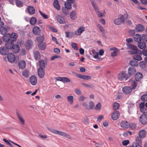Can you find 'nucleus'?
Masks as SVG:
<instances>
[{"instance_id": "64", "label": "nucleus", "mask_w": 147, "mask_h": 147, "mask_svg": "<svg viewBox=\"0 0 147 147\" xmlns=\"http://www.w3.org/2000/svg\"><path fill=\"white\" fill-rule=\"evenodd\" d=\"M142 53L143 54L146 56L147 57V50L146 49H144L143 50H142V51H141V53Z\"/></svg>"}, {"instance_id": "39", "label": "nucleus", "mask_w": 147, "mask_h": 147, "mask_svg": "<svg viewBox=\"0 0 147 147\" xmlns=\"http://www.w3.org/2000/svg\"><path fill=\"white\" fill-rule=\"evenodd\" d=\"M22 75L26 78H28L29 76V72L26 70H24L22 72Z\"/></svg>"}, {"instance_id": "22", "label": "nucleus", "mask_w": 147, "mask_h": 147, "mask_svg": "<svg viewBox=\"0 0 147 147\" xmlns=\"http://www.w3.org/2000/svg\"><path fill=\"white\" fill-rule=\"evenodd\" d=\"M126 45L128 49H130L131 50H139L138 49L137 46H135L134 45L127 43Z\"/></svg>"}, {"instance_id": "61", "label": "nucleus", "mask_w": 147, "mask_h": 147, "mask_svg": "<svg viewBox=\"0 0 147 147\" xmlns=\"http://www.w3.org/2000/svg\"><path fill=\"white\" fill-rule=\"evenodd\" d=\"M130 128L133 129H136V125L134 123H131V125H130Z\"/></svg>"}, {"instance_id": "62", "label": "nucleus", "mask_w": 147, "mask_h": 147, "mask_svg": "<svg viewBox=\"0 0 147 147\" xmlns=\"http://www.w3.org/2000/svg\"><path fill=\"white\" fill-rule=\"evenodd\" d=\"M60 57L58 55H54L52 56L51 58V61H53L55 59H57V58Z\"/></svg>"}, {"instance_id": "45", "label": "nucleus", "mask_w": 147, "mask_h": 147, "mask_svg": "<svg viewBox=\"0 0 147 147\" xmlns=\"http://www.w3.org/2000/svg\"><path fill=\"white\" fill-rule=\"evenodd\" d=\"M40 68H44L45 67V64L44 61L43 60H40L39 61Z\"/></svg>"}, {"instance_id": "55", "label": "nucleus", "mask_w": 147, "mask_h": 147, "mask_svg": "<svg viewBox=\"0 0 147 147\" xmlns=\"http://www.w3.org/2000/svg\"><path fill=\"white\" fill-rule=\"evenodd\" d=\"M89 110L92 109L94 108V104L93 102L92 101H90L89 102Z\"/></svg>"}, {"instance_id": "18", "label": "nucleus", "mask_w": 147, "mask_h": 147, "mask_svg": "<svg viewBox=\"0 0 147 147\" xmlns=\"http://www.w3.org/2000/svg\"><path fill=\"white\" fill-rule=\"evenodd\" d=\"M8 50L7 48L3 47L0 48V53L3 55H7L8 53Z\"/></svg>"}, {"instance_id": "14", "label": "nucleus", "mask_w": 147, "mask_h": 147, "mask_svg": "<svg viewBox=\"0 0 147 147\" xmlns=\"http://www.w3.org/2000/svg\"><path fill=\"white\" fill-rule=\"evenodd\" d=\"M120 116V114L118 111H115L111 115V118L113 120L117 119Z\"/></svg>"}, {"instance_id": "57", "label": "nucleus", "mask_w": 147, "mask_h": 147, "mask_svg": "<svg viewBox=\"0 0 147 147\" xmlns=\"http://www.w3.org/2000/svg\"><path fill=\"white\" fill-rule=\"evenodd\" d=\"M75 93L78 95H80L82 94L81 91L78 88H76L75 90Z\"/></svg>"}, {"instance_id": "23", "label": "nucleus", "mask_w": 147, "mask_h": 147, "mask_svg": "<svg viewBox=\"0 0 147 147\" xmlns=\"http://www.w3.org/2000/svg\"><path fill=\"white\" fill-rule=\"evenodd\" d=\"M84 28L80 27L75 32L74 34L76 35H80L84 30Z\"/></svg>"}, {"instance_id": "24", "label": "nucleus", "mask_w": 147, "mask_h": 147, "mask_svg": "<svg viewBox=\"0 0 147 147\" xmlns=\"http://www.w3.org/2000/svg\"><path fill=\"white\" fill-rule=\"evenodd\" d=\"M28 12L31 14H33L35 13V9L32 6H29L27 7Z\"/></svg>"}, {"instance_id": "31", "label": "nucleus", "mask_w": 147, "mask_h": 147, "mask_svg": "<svg viewBox=\"0 0 147 147\" xmlns=\"http://www.w3.org/2000/svg\"><path fill=\"white\" fill-rule=\"evenodd\" d=\"M53 6L57 9L59 10L60 9V6L57 0H55L53 3Z\"/></svg>"}, {"instance_id": "13", "label": "nucleus", "mask_w": 147, "mask_h": 147, "mask_svg": "<svg viewBox=\"0 0 147 147\" xmlns=\"http://www.w3.org/2000/svg\"><path fill=\"white\" fill-rule=\"evenodd\" d=\"M32 32L35 35H38L40 33V30L38 27L35 26L33 28Z\"/></svg>"}, {"instance_id": "5", "label": "nucleus", "mask_w": 147, "mask_h": 147, "mask_svg": "<svg viewBox=\"0 0 147 147\" xmlns=\"http://www.w3.org/2000/svg\"><path fill=\"white\" fill-rule=\"evenodd\" d=\"M132 89L129 86H125L122 88L123 92L125 94H129L132 92Z\"/></svg>"}, {"instance_id": "52", "label": "nucleus", "mask_w": 147, "mask_h": 147, "mask_svg": "<svg viewBox=\"0 0 147 147\" xmlns=\"http://www.w3.org/2000/svg\"><path fill=\"white\" fill-rule=\"evenodd\" d=\"M67 99L70 103L72 104L73 102L74 98L73 96H70L67 97Z\"/></svg>"}, {"instance_id": "1", "label": "nucleus", "mask_w": 147, "mask_h": 147, "mask_svg": "<svg viewBox=\"0 0 147 147\" xmlns=\"http://www.w3.org/2000/svg\"><path fill=\"white\" fill-rule=\"evenodd\" d=\"M17 37V35L15 33H13L11 34H7L4 35L3 37V41L6 42L5 45L7 49L11 50L13 45H14L13 42L16 41Z\"/></svg>"}, {"instance_id": "4", "label": "nucleus", "mask_w": 147, "mask_h": 147, "mask_svg": "<svg viewBox=\"0 0 147 147\" xmlns=\"http://www.w3.org/2000/svg\"><path fill=\"white\" fill-rule=\"evenodd\" d=\"M47 129L51 132L56 134H59L62 136L64 135V133L56 129H54L50 127H48Z\"/></svg>"}, {"instance_id": "8", "label": "nucleus", "mask_w": 147, "mask_h": 147, "mask_svg": "<svg viewBox=\"0 0 147 147\" xmlns=\"http://www.w3.org/2000/svg\"><path fill=\"white\" fill-rule=\"evenodd\" d=\"M37 79L35 76H32L29 78V81L32 85H35L37 83Z\"/></svg>"}, {"instance_id": "20", "label": "nucleus", "mask_w": 147, "mask_h": 147, "mask_svg": "<svg viewBox=\"0 0 147 147\" xmlns=\"http://www.w3.org/2000/svg\"><path fill=\"white\" fill-rule=\"evenodd\" d=\"M78 77L81 79L84 80H88L91 78V76L87 75H82L81 74H77Z\"/></svg>"}, {"instance_id": "56", "label": "nucleus", "mask_w": 147, "mask_h": 147, "mask_svg": "<svg viewBox=\"0 0 147 147\" xmlns=\"http://www.w3.org/2000/svg\"><path fill=\"white\" fill-rule=\"evenodd\" d=\"M140 111L141 112L144 113V114H146L147 115V109L145 108L140 109Z\"/></svg>"}, {"instance_id": "63", "label": "nucleus", "mask_w": 147, "mask_h": 147, "mask_svg": "<svg viewBox=\"0 0 147 147\" xmlns=\"http://www.w3.org/2000/svg\"><path fill=\"white\" fill-rule=\"evenodd\" d=\"M129 34L130 35H134L135 33V31L134 30H131L129 31Z\"/></svg>"}, {"instance_id": "47", "label": "nucleus", "mask_w": 147, "mask_h": 147, "mask_svg": "<svg viewBox=\"0 0 147 147\" xmlns=\"http://www.w3.org/2000/svg\"><path fill=\"white\" fill-rule=\"evenodd\" d=\"M16 5L19 7H21L23 6V3L22 1L18 0H16Z\"/></svg>"}, {"instance_id": "30", "label": "nucleus", "mask_w": 147, "mask_h": 147, "mask_svg": "<svg viewBox=\"0 0 147 147\" xmlns=\"http://www.w3.org/2000/svg\"><path fill=\"white\" fill-rule=\"evenodd\" d=\"M138 46L139 48L142 49H145L146 47V44L145 42H140L138 43Z\"/></svg>"}, {"instance_id": "46", "label": "nucleus", "mask_w": 147, "mask_h": 147, "mask_svg": "<svg viewBox=\"0 0 147 147\" xmlns=\"http://www.w3.org/2000/svg\"><path fill=\"white\" fill-rule=\"evenodd\" d=\"M141 40L142 42H147V34H143L141 37Z\"/></svg>"}, {"instance_id": "33", "label": "nucleus", "mask_w": 147, "mask_h": 147, "mask_svg": "<svg viewBox=\"0 0 147 147\" xmlns=\"http://www.w3.org/2000/svg\"><path fill=\"white\" fill-rule=\"evenodd\" d=\"M38 47L41 50H44L46 47V44L45 42H42L39 44Z\"/></svg>"}, {"instance_id": "37", "label": "nucleus", "mask_w": 147, "mask_h": 147, "mask_svg": "<svg viewBox=\"0 0 147 147\" xmlns=\"http://www.w3.org/2000/svg\"><path fill=\"white\" fill-rule=\"evenodd\" d=\"M139 52H141V51L140 50H131L128 51L129 54L133 55L138 54Z\"/></svg>"}, {"instance_id": "59", "label": "nucleus", "mask_w": 147, "mask_h": 147, "mask_svg": "<svg viewBox=\"0 0 147 147\" xmlns=\"http://www.w3.org/2000/svg\"><path fill=\"white\" fill-rule=\"evenodd\" d=\"M72 47L76 50H78V48L77 46L75 43H72L71 44Z\"/></svg>"}, {"instance_id": "51", "label": "nucleus", "mask_w": 147, "mask_h": 147, "mask_svg": "<svg viewBox=\"0 0 147 147\" xmlns=\"http://www.w3.org/2000/svg\"><path fill=\"white\" fill-rule=\"evenodd\" d=\"M126 147H142L140 145L134 142L132 146H129Z\"/></svg>"}, {"instance_id": "36", "label": "nucleus", "mask_w": 147, "mask_h": 147, "mask_svg": "<svg viewBox=\"0 0 147 147\" xmlns=\"http://www.w3.org/2000/svg\"><path fill=\"white\" fill-rule=\"evenodd\" d=\"M34 54L35 59L37 60L40 58V54L39 52L38 51H35L34 52Z\"/></svg>"}, {"instance_id": "58", "label": "nucleus", "mask_w": 147, "mask_h": 147, "mask_svg": "<svg viewBox=\"0 0 147 147\" xmlns=\"http://www.w3.org/2000/svg\"><path fill=\"white\" fill-rule=\"evenodd\" d=\"M129 143V141L128 140H125L123 141L122 142L123 145L125 146L128 145Z\"/></svg>"}, {"instance_id": "50", "label": "nucleus", "mask_w": 147, "mask_h": 147, "mask_svg": "<svg viewBox=\"0 0 147 147\" xmlns=\"http://www.w3.org/2000/svg\"><path fill=\"white\" fill-rule=\"evenodd\" d=\"M39 11L42 17L45 19H47L49 18L48 16L45 14L43 13L42 11H41L40 10H39Z\"/></svg>"}, {"instance_id": "25", "label": "nucleus", "mask_w": 147, "mask_h": 147, "mask_svg": "<svg viewBox=\"0 0 147 147\" xmlns=\"http://www.w3.org/2000/svg\"><path fill=\"white\" fill-rule=\"evenodd\" d=\"M146 134V131L144 130H142L139 131L138 135L139 137L143 138L145 137Z\"/></svg>"}, {"instance_id": "49", "label": "nucleus", "mask_w": 147, "mask_h": 147, "mask_svg": "<svg viewBox=\"0 0 147 147\" xmlns=\"http://www.w3.org/2000/svg\"><path fill=\"white\" fill-rule=\"evenodd\" d=\"M82 85L86 87L89 88H93L94 87V86L92 84H89L84 83H82Z\"/></svg>"}, {"instance_id": "21", "label": "nucleus", "mask_w": 147, "mask_h": 147, "mask_svg": "<svg viewBox=\"0 0 147 147\" xmlns=\"http://www.w3.org/2000/svg\"><path fill=\"white\" fill-rule=\"evenodd\" d=\"M143 76L142 74L140 72H138L135 75V80L136 81H139L140 80L142 79Z\"/></svg>"}, {"instance_id": "12", "label": "nucleus", "mask_w": 147, "mask_h": 147, "mask_svg": "<svg viewBox=\"0 0 147 147\" xmlns=\"http://www.w3.org/2000/svg\"><path fill=\"white\" fill-rule=\"evenodd\" d=\"M10 30V28L9 27L6 28L3 26H1L0 27V32L1 34L4 35L7 32V31Z\"/></svg>"}, {"instance_id": "16", "label": "nucleus", "mask_w": 147, "mask_h": 147, "mask_svg": "<svg viewBox=\"0 0 147 147\" xmlns=\"http://www.w3.org/2000/svg\"><path fill=\"white\" fill-rule=\"evenodd\" d=\"M16 115L19 119L20 122L23 125L25 124V120L20 115L19 112L18 111H17L16 112Z\"/></svg>"}, {"instance_id": "32", "label": "nucleus", "mask_w": 147, "mask_h": 147, "mask_svg": "<svg viewBox=\"0 0 147 147\" xmlns=\"http://www.w3.org/2000/svg\"><path fill=\"white\" fill-rule=\"evenodd\" d=\"M69 16L71 19L72 20L76 19L77 18L76 12L74 10L70 13Z\"/></svg>"}, {"instance_id": "53", "label": "nucleus", "mask_w": 147, "mask_h": 147, "mask_svg": "<svg viewBox=\"0 0 147 147\" xmlns=\"http://www.w3.org/2000/svg\"><path fill=\"white\" fill-rule=\"evenodd\" d=\"M92 52L93 54V56L94 58L96 59L98 57V55L97 52H95L94 50H93Z\"/></svg>"}, {"instance_id": "40", "label": "nucleus", "mask_w": 147, "mask_h": 147, "mask_svg": "<svg viewBox=\"0 0 147 147\" xmlns=\"http://www.w3.org/2000/svg\"><path fill=\"white\" fill-rule=\"evenodd\" d=\"M71 3L69 2H65V8L67 9H70L71 8Z\"/></svg>"}, {"instance_id": "60", "label": "nucleus", "mask_w": 147, "mask_h": 147, "mask_svg": "<svg viewBox=\"0 0 147 147\" xmlns=\"http://www.w3.org/2000/svg\"><path fill=\"white\" fill-rule=\"evenodd\" d=\"M101 104L99 103L96 105L95 107V109L96 110H100L101 109Z\"/></svg>"}, {"instance_id": "35", "label": "nucleus", "mask_w": 147, "mask_h": 147, "mask_svg": "<svg viewBox=\"0 0 147 147\" xmlns=\"http://www.w3.org/2000/svg\"><path fill=\"white\" fill-rule=\"evenodd\" d=\"M65 33V37L69 38H71L73 37L74 34L73 32L69 31L66 32Z\"/></svg>"}, {"instance_id": "11", "label": "nucleus", "mask_w": 147, "mask_h": 147, "mask_svg": "<svg viewBox=\"0 0 147 147\" xmlns=\"http://www.w3.org/2000/svg\"><path fill=\"white\" fill-rule=\"evenodd\" d=\"M144 29V26L141 24H138L136 26L135 30L137 32H142Z\"/></svg>"}, {"instance_id": "28", "label": "nucleus", "mask_w": 147, "mask_h": 147, "mask_svg": "<svg viewBox=\"0 0 147 147\" xmlns=\"http://www.w3.org/2000/svg\"><path fill=\"white\" fill-rule=\"evenodd\" d=\"M138 54V55H134L133 56V58L136 60L140 61L142 59V58L141 56L142 55L141 52H139Z\"/></svg>"}, {"instance_id": "10", "label": "nucleus", "mask_w": 147, "mask_h": 147, "mask_svg": "<svg viewBox=\"0 0 147 147\" xmlns=\"http://www.w3.org/2000/svg\"><path fill=\"white\" fill-rule=\"evenodd\" d=\"M136 70L135 68L132 67H129L128 69V72L129 75L128 76V77H130L131 75L134 74L136 72Z\"/></svg>"}, {"instance_id": "38", "label": "nucleus", "mask_w": 147, "mask_h": 147, "mask_svg": "<svg viewBox=\"0 0 147 147\" xmlns=\"http://www.w3.org/2000/svg\"><path fill=\"white\" fill-rule=\"evenodd\" d=\"M129 63L132 66H137L138 65V62L136 60H132L130 61Z\"/></svg>"}, {"instance_id": "27", "label": "nucleus", "mask_w": 147, "mask_h": 147, "mask_svg": "<svg viewBox=\"0 0 147 147\" xmlns=\"http://www.w3.org/2000/svg\"><path fill=\"white\" fill-rule=\"evenodd\" d=\"M57 21L60 24H64V18L60 15H58L57 16Z\"/></svg>"}, {"instance_id": "6", "label": "nucleus", "mask_w": 147, "mask_h": 147, "mask_svg": "<svg viewBox=\"0 0 147 147\" xmlns=\"http://www.w3.org/2000/svg\"><path fill=\"white\" fill-rule=\"evenodd\" d=\"M140 121L142 124L147 123V115L146 114L142 115L140 117Z\"/></svg>"}, {"instance_id": "44", "label": "nucleus", "mask_w": 147, "mask_h": 147, "mask_svg": "<svg viewBox=\"0 0 147 147\" xmlns=\"http://www.w3.org/2000/svg\"><path fill=\"white\" fill-rule=\"evenodd\" d=\"M136 80H134L132 82V83L131 85V87L133 89H134L136 87L137 85V83Z\"/></svg>"}, {"instance_id": "15", "label": "nucleus", "mask_w": 147, "mask_h": 147, "mask_svg": "<svg viewBox=\"0 0 147 147\" xmlns=\"http://www.w3.org/2000/svg\"><path fill=\"white\" fill-rule=\"evenodd\" d=\"M38 72L40 78H42L44 77L45 75V72L43 69L41 68H39L38 69Z\"/></svg>"}, {"instance_id": "7", "label": "nucleus", "mask_w": 147, "mask_h": 147, "mask_svg": "<svg viewBox=\"0 0 147 147\" xmlns=\"http://www.w3.org/2000/svg\"><path fill=\"white\" fill-rule=\"evenodd\" d=\"M124 19L123 16H121L120 18L115 19L114 20L115 24L118 25L121 24L122 23H124Z\"/></svg>"}, {"instance_id": "9", "label": "nucleus", "mask_w": 147, "mask_h": 147, "mask_svg": "<svg viewBox=\"0 0 147 147\" xmlns=\"http://www.w3.org/2000/svg\"><path fill=\"white\" fill-rule=\"evenodd\" d=\"M121 127L123 128H128L130 127L129 123L125 121H122L120 123Z\"/></svg>"}, {"instance_id": "42", "label": "nucleus", "mask_w": 147, "mask_h": 147, "mask_svg": "<svg viewBox=\"0 0 147 147\" xmlns=\"http://www.w3.org/2000/svg\"><path fill=\"white\" fill-rule=\"evenodd\" d=\"M114 51L112 52L111 54V56L114 57L116 56L118 52V49L117 48L114 47Z\"/></svg>"}, {"instance_id": "3", "label": "nucleus", "mask_w": 147, "mask_h": 147, "mask_svg": "<svg viewBox=\"0 0 147 147\" xmlns=\"http://www.w3.org/2000/svg\"><path fill=\"white\" fill-rule=\"evenodd\" d=\"M118 79L121 81L125 80V81L127 80L129 78V77H128L126 75L125 72L124 71L120 72L118 74Z\"/></svg>"}, {"instance_id": "17", "label": "nucleus", "mask_w": 147, "mask_h": 147, "mask_svg": "<svg viewBox=\"0 0 147 147\" xmlns=\"http://www.w3.org/2000/svg\"><path fill=\"white\" fill-rule=\"evenodd\" d=\"M11 51L14 53H16L18 52L19 51V47L17 44L13 45L11 49Z\"/></svg>"}, {"instance_id": "34", "label": "nucleus", "mask_w": 147, "mask_h": 147, "mask_svg": "<svg viewBox=\"0 0 147 147\" xmlns=\"http://www.w3.org/2000/svg\"><path fill=\"white\" fill-rule=\"evenodd\" d=\"M45 38L43 36H38L36 38V41L38 42H42L44 40Z\"/></svg>"}, {"instance_id": "41", "label": "nucleus", "mask_w": 147, "mask_h": 147, "mask_svg": "<svg viewBox=\"0 0 147 147\" xmlns=\"http://www.w3.org/2000/svg\"><path fill=\"white\" fill-rule=\"evenodd\" d=\"M147 65L146 63L144 61H141L139 63V66L142 68H145Z\"/></svg>"}, {"instance_id": "54", "label": "nucleus", "mask_w": 147, "mask_h": 147, "mask_svg": "<svg viewBox=\"0 0 147 147\" xmlns=\"http://www.w3.org/2000/svg\"><path fill=\"white\" fill-rule=\"evenodd\" d=\"M141 99L143 101H147V94L142 95L141 97Z\"/></svg>"}, {"instance_id": "43", "label": "nucleus", "mask_w": 147, "mask_h": 147, "mask_svg": "<svg viewBox=\"0 0 147 147\" xmlns=\"http://www.w3.org/2000/svg\"><path fill=\"white\" fill-rule=\"evenodd\" d=\"M30 24L32 25L35 24L36 22V19L35 17H32L31 18L30 21Z\"/></svg>"}, {"instance_id": "29", "label": "nucleus", "mask_w": 147, "mask_h": 147, "mask_svg": "<svg viewBox=\"0 0 147 147\" xmlns=\"http://www.w3.org/2000/svg\"><path fill=\"white\" fill-rule=\"evenodd\" d=\"M134 38L135 41L138 42L141 41V36L139 34H136L134 36Z\"/></svg>"}, {"instance_id": "26", "label": "nucleus", "mask_w": 147, "mask_h": 147, "mask_svg": "<svg viewBox=\"0 0 147 147\" xmlns=\"http://www.w3.org/2000/svg\"><path fill=\"white\" fill-rule=\"evenodd\" d=\"M26 63L23 60H20L18 63V66L21 69H24L26 66Z\"/></svg>"}, {"instance_id": "2", "label": "nucleus", "mask_w": 147, "mask_h": 147, "mask_svg": "<svg viewBox=\"0 0 147 147\" xmlns=\"http://www.w3.org/2000/svg\"><path fill=\"white\" fill-rule=\"evenodd\" d=\"M16 59V56L15 55L12 53L8 54L7 57L4 58V60L6 61H8L11 63H13Z\"/></svg>"}, {"instance_id": "48", "label": "nucleus", "mask_w": 147, "mask_h": 147, "mask_svg": "<svg viewBox=\"0 0 147 147\" xmlns=\"http://www.w3.org/2000/svg\"><path fill=\"white\" fill-rule=\"evenodd\" d=\"M119 107V104L117 102L114 103L113 107V110H115L118 109Z\"/></svg>"}, {"instance_id": "19", "label": "nucleus", "mask_w": 147, "mask_h": 147, "mask_svg": "<svg viewBox=\"0 0 147 147\" xmlns=\"http://www.w3.org/2000/svg\"><path fill=\"white\" fill-rule=\"evenodd\" d=\"M33 43L31 40H28L26 44V46L27 49H31L33 46Z\"/></svg>"}]
</instances>
